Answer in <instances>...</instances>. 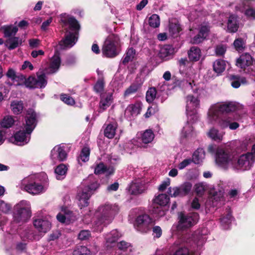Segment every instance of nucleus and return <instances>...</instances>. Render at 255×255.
<instances>
[{"label": "nucleus", "mask_w": 255, "mask_h": 255, "mask_svg": "<svg viewBox=\"0 0 255 255\" xmlns=\"http://www.w3.org/2000/svg\"><path fill=\"white\" fill-rule=\"evenodd\" d=\"M61 21L63 27H67L65 38L59 42L61 48L72 47L78 40L80 25L73 16L66 13L61 14Z\"/></svg>", "instance_id": "nucleus-1"}, {"label": "nucleus", "mask_w": 255, "mask_h": 255, "mask_svg": "<svg viewBox=\"0 0 255 255\" xmlns=\"http://www.w3.org/2000/svg\"><path fill=\"white\" fill-rule=\"evenodd\" d=\"M38 118V115L33 109L27 110L25 119V123L23 124L22 129L14 135L15 144L23 145L29 142L30 134L36 126Z\"/></svg>", "instance_id": "nucleus-2"}, {"label": "nucleus", "mask_w": 255, "mask_h": 255, "mask_svg": "<svg viewBox=\"0 0 255 255\" xmlns=\"http://www.w3.org/2000/svg\"><path fill=\"white\" fill-rule=\"evenodd\" d=\"M119 207L116 204L106 203L100 205L96 212L97 219L93 225L95 232H101L104 226L110 224L118 213Z\"/></svg>", "instance_id": "nucleus-3"}, {"label": "nucleus", "mask_w": 255, "mask_h": 255, "mask_svg": "<svg viewBox=\"0 0 255 255\" xmlns=\"http://www.w3.org/2000/svg\"><path fill=\"white\" fill-rule=\"evenodd\" d=\"M47 175L41 173L23 179L19 184L20 188L32 195H38L45 191L47 188Z\"/></svg>", "instance_id": "nucleus-4"}, {"label": "nucleus", "mask_w": 255, "mask_h": 255, "mask_svg": "<svg viewBox=\"0 0 255 255\" xmlns=\"http://www.w3.org/2000/svg\"><path fill=\"white\" fill-rule=\"evenodd\" d=\"M82 184L84 187L79 189L76 196L80 208L88 206L90 197L100 185L98 180L93 175L89 176Z\"/></svg>", "instance_id": "nucleus-5"}, {"label": "nucleus", "mask_w": 255, "mask_h": 255, "mask_svg": "<svg viewBox=\"0 0 255 255\" xmlns=\"http://www.w3.org/2000/svg\"><path fill=\"white\" fill-rule=\"evenodd\" d=\"M243 109V106L235 102L216 103L212 105L208 112V119L211 123L216 121L220 115L224 113L237 112Z\"/></svg>", "instance_id": "nucleus-6"}, {"label": "nucleus", "mask_w": 255, "mask_h": 255, "mask_svg": "<svg viewBox=\"0 0 255 255\" xmlns=\"http://www.w3.org/2000/svg\"><path fill=\"white\" fill-rule=\"evenodd\" d=\"M30 203L26 200H21L14 206L13 218L17 223L26 222L31 217V212Z\"/></svg>", "instance_id": "nucleus-7"}, {"label": "nucleus", "mask_w": 255, "mask_h": 255, "mask_svg": "<svg viewBox=\"0 0 255 255\" xmlns=\"http://www.w3.org/2000/svg\"><path fill=\"white\" fill-rule=\"evenodd\" d=\"M120 45L119 38L115 34L110 35L106 39L102 48L104 55L108 58L116 56L118 53Z\"/></svg>", "instance_id": "nucleus-8"}, {"label": "nucleus", "mask_w": 255, "mask_h": 255, "mask_svg": "<svg viewBox=\"0 0 255 255\" xmlns=\"http://www.w3.org/2000/svg\"><path fill=\"white\" fill-rule=\"evenodd\" d=\"M255 161V156L248 152L240 155L234 161L233 169L237 171H245L250 170Z\"/></svg>", "instance_id": "nucleus-9"}, {"label": "nucleus", "mask_w": 255, "mask_h": 255, "mask_svg": "<svg viewBox=\"0 0 255 255\" xmlns=\"http://www.w3.org/2000/svg\"><path fill=\"white\" fill-rule=\"evenodd\" d=\"M215 161L220 168L227 169L229 167L233 168L235 159L229 151L219 148L217 150Z\"/></svg>", "instance_id": "nucleus-10"}, {"label": "nucleus", "mask_w": 255, "mask_h": 255, "mask_svg": "<svg viewBox=\"0 0 255 255\" xmlns=\"http://www.w3.org/2000/svg\"><path fill=\"white\" fill-rule=\"evenodd\" d=\"M253 58L247 53L243 54L237 59V66L244 70L246 73L255 78V65L253 64Z\"/></svg>", "instance_id": "nucleus-11"}, {"label": "nucleus", "mask_w": 255, "mask_h": 255, "mask_svg": "<svg viewBox=\"0 0 255 255\" xmlns=\"http://www.w3.org/2000/svg\"><path fill=\"white\" fill-rule=\"evenodd\" d=\"M200 101L197 97L188 95L186 97V114L188 120L196 122L198 118L197 110L199 108Z\"/></svg>", "instance_id": "nucleus-12"}, {"label": "nucleus", "mask_w": 255, "mask_h": 255, "mask_svg": "<svg viewBox=\"0 0 255 255\" xmlns=\"http://www.w3.org/2000/svg\"><path fill=\"white\" fill-rule=\"evenodd\" d=\"M178 219V229L183 230L195 225L198 221L199 216L197 213H190L188 214L180 213Z\"/></svg>", "instance_id": "nucleus-13"}, {"label": "nucleus", "mask_w": 255, "mask_h": 255, "mask_svg": "<svg viewBox=\"0 0 255 255\" xmlns=\"http://www.w3.org/2000/svg\"><path fill=\"white\" fill-rule=\"evenodd\" d=\"M153 225V220L146 214L137 216L134 225L136 230L142 233H146L149 231Z\"/></svg>", "instance_id": "nucleus-14"}, {"label": "nucleus", "mask_w": 255, "mask_h": 255, "mask_svg": "<svg viewBox=\"0 0 255 255\" xmlns=\"http://www.w3.org/2000/svg\"><path fill=\"white\" fill-rule=\"evenodd\" d=\"M47 80L44 74H37L36 77L30 76L25 80V85L29 88H42L46 86Z\"/></svg>", "instance_id": "nucleus-15"}, {"label": "nucleus", "mask_w": 255, "mask_h": 255, "mask_svg": "<svg viewBox=\"0 0 255 255\" xmlns=\"http://www.w3.org/2000/svg\"><path fill=\"white\" fill-rule=\"evenodd\" d=\"M192 185L190 182H185L179 187L168 188V193L174 197H182L188 194L190 191Z\"/></svg>", "instance_id": "nucleus-16"}, {"label": "nucleus", "mask_w": 255, "mask_h": 255, "mask_svg": "<svg viewBox=\"0 0 255 255\" xmlns=\"http://www.w3.org/2000/svg\"><path fill=\"white\" fill-rule=\"evenodd\" d=\"M67 155L65 146L61 144L55 146L51 151V158L54 162L64 161Z\"/></svg>", "instance_id": "nucleus-17"}, {"label": "nucleus", "mask_w": 255, "mask_h": 255, "mask_svg": "<svg viewBox=\"0 0 255 255\" xmlns=\"http://www.w3.org/2000/svg\"><path fill=\"white\" fill-rule=\"evenodd\" d=\"M146 188L144 182L138 179L133 180L128 189L130 194L138 195L143 193L146 190Z\"/></svg>", "instance_id": "nucleus-18"}, {"label": "nucleus", "mask_w": 255, "mask_h": 255, "mask_svg": "<svg viewBox=\"0 0 255 255\" xmlns=\"http://www.w3.org/2000/svg\"><path fill=\"white\" fill-rule=\"evenodd\" d=\"M118 249L107 253L106 255H129L131 252L132 248L130 244L124 241L119 243L117 245Z\"/></svg>", "instance_id": "nucleus-19"}, {"label": "nucleus", "mask_w": 255, "mask_h": 255, "mask_svg": "<svg viewBox=\"0 0 255 255\" xmlns=\"http://www.w3.org/2000/svg\"><path fill=\"white\" fill-rule=\"evenodd\" d=\"M33 225L39 232L45 233L51 228V221L47 217L35 219Z\"/></svg>", "instance_id": "nucleus-20"}, {"label": "nucleus", "mask_w": 255, "mask_h": 255, "mask_svg": "<svg viewBox=\"0 0 255 255\" xmlns=\"http://www.w3.org/2000/svg\"><path fill=\"white\" fill-rule=\"evenodd\" d=\"M57 220L62 223L68 224L76 220V217L74 216L72 212L67 208H64L57 214L56 216Z\"/></svg>", "instance_id": "nucleus-21"}, {"label": "nucleus", "mask_w": 255, "mask_h": 255, "mask_svg": "<svg viewBox=\"0 0 255 255\" xmlns=\"http://www.w3.org/2000/svg\"><path fill=\"white\" fill-rule=\"evenodd\" d=\"M210 194L215 202L224 201V189L222 186L217 185L210 190Z\"/></svg>", "instance_id": "nucleus-22"}, {"label": "nucleus", "mask_w": 255, "mask_h": 255, "mask_svg": "<svg viewBox=\"0 0 255 255\" xmlns=\"http://www.w3.org/2000/svg\"><path fill=\"white\" fill-rule=\"evenodd\" d=\"M112 102V93H105L101 95V100L99 103V111L102 112L106 110Z\"/></svg>", "instance_id": "nucleus-23"}, {"label": "nucleus", "mask_w": 255, "mask_h": 255, "mask_svg": "<svg viewBox=\"0 0 255 255\" xmlns=\"http://www.w3.org/2000/svg\"><path fill=\"white\" fill-rule=\"evenodd\" d=\"M182 28L176 19L169 20L168 25V33L170 36L175 38L178 37Z\"/></svg>", "instance_id": "nucleus-24"}, {"label": "nucleus", "mask_w": 255, "mask_h": 255, "mask_svg": "<svg viewBox=\"0 0 255 255\" xmlns=\"http://www.w3.org/2000/svg\"><path fill=\"white\" fill-rule=\"evenodd\" d=\"M93 168L96 174H105L106 176H109L114 172L113 167H107L102 162L96 163Z\"/></svg>", "instance_id": "nucleus-25"}, {"label": "nucleus", "mask_w": 255, "mask_h": 255, "mask_svg": "<svg viewBox=\"0 0 255 255\" xmlns=\"http://www.w3.org/2000/svg\"><path fill=\"white\" fill-rule=\"evenodd\" d=\"M175 53L174 48L170 45H165L161 48L159 56L163 60H168L171 59Z\"/></svg>", "instance_id": "nucleus-26"}, {"label": "nucleus", "mask_w": 255, "mask_h": 255, "mask_svg": "<svg viewBox=\"0 0 255 255\" xmlns=\"http://www.w3.org/2000/svg\"><path fill=\"white\" fill-rule=\"evenodd\" d=\"M20 236L24 241H34L39 239V236L35 233L31 227L25 228L21 233Z\"/></svg>", "instance_id": "nucleus-27"}, {"label": "nucleus", "mask_w": 255, "mask_h": 255, "mask_svg": "<svg viewBox=\"0 0 255 255\" xmlns=\"http://www.w3.org/2000/svg\"><path fill=\"white\" fill-rule=\"evenodd\" d=\"M121 236L122 234L117 230H113L107 234L105 237L107 247L112 246V245L115 244Z\"/></svg>", "instance_id": "nucleus-28"}, {"label": "nucleus", "mask_w": 255, "mask_h": 255, "mask_svg": "<svg viewBox=\"0 0 255 255\" xmlns=\"http://www.w3.org/2000/svg\"><path fill=\"white\" fill-rule=\"evenodd\" d=\"M188 120L187 123L183 128L181 131V136L186 138H191L196 136V132L193 129L192 125L190 123H194Z\"/></svg>", "instance_id": "nucleus-29"}, {"label": "nucleus", "mask_w": 255, "mask_h": 255, "mask_svg": "<svg viewBox=\"0 0 255 255\" xmlns=\"http://www.w3.org/2000/svg\"><path fill=\"white\" fill-rule=\"evenodd\" d=\"M239 22L237 16L234 14L230 15L227 22V31L229 32L235 33L238 30Z\"/></svg>", "instance_id": "nucleus-30"}, {"label": "nucleus", "mask_w": 255, "mask_h": 255, "mask_svg": "<svg viewBox=\"0 0 255 255\" xmlns=\"http://www.w3.org/2000/svg\"><path fill=\"white\" fill-rule=\"evenodd\" d=\"M61 59L59 54L56 52L51 59L48 72L50 73L56 72L59 69Z\"/></svg>", "instance_id": "nucleus-31"}, {"label": "nucleus", "mask_w": 255, "mask_h": 255, "mask_svg": "<svg viewBox=\"0 0 255 255\" xmlns=\"http://www.w3.org/2000/svg\"><path fill=\"white\" fill-rule=\"evenodd\" d=\"M16 24V22L14 24L5 25L1 27L5 37H12L16 34L18 31V27Z\"/></svg>", "instance_id": "nucleus-32"}, {"label": "nucleus", "mask_w": 255, "mask_h": 255, "mask_svg": "<svg viewBox=\"0 0 255 255\" xmlns=\"http://www.w3.org/2000/svg\"><path fill=\"white\" fill-rule=\"evenodd\" d=\"M207 134L212 139L217 142H220L223 140L225 132L220 131L215 128H212L209 130Z\"/></svg>", "instance_id": "nucleus-33"}, {"label": "nucleus", "mask_w": 255, "mask_h": 255, "mask_svg": "<svg viewBox=\"0 0 255 255\" xmlns=\"http://www.w3.org/2000/svg\"><path fill=\"white\" fill-rule=\"evenodd\" d=\"M5 41V45L9 49H13L22 43V41L18 37L13 36L7 37Z\"/></svg>", "instance_id": "nucleus-34"}, {"label": "nucleus", "mask_w": 255, "mask_h": 255, "mask_svg": "<svg viewBox=\"0 0 255 255\" xmlns=\"http://www.w3.org/2000/svg\"><path fill=\"white\" fill-rule=\"evenodd\" d=\"M188 57L192 61H199L201 57V51L200 49L196 46L190 48L188 52Z\"/></svg>", "instance_id": "nucleus-35"}, {"label": "nucleus", "mask_w": 255, "mask_h": 255, "mask_svg": "<svg viewBox=\"0 0 255 255\" xmlns=\"http://www.w3.org/2000/svg\"><path fill=\"white\" fill-rule=\"evenodd\" d=\"M141 107L142 104L140 102L131 104L127 108L126 114L129 113L132 116H137L140 113Z\"/></svg>", "instance_id": "nucleus-36"}, {"label": "nucleus", "mask_w": 255, "mask_h": 255, "mask_svg": "<svg viewBox=\"0 0 255 255\" xmlns=\"http://www.w3.org/2000/svg\"><path fill=\"white\" fill-rule=\"evenodd\" d=\"M205 156V153L203 149L198 148L194 152L191 159L195 164H200L203 162Z\"/></svg>", "instance_id": "nucleus-37"}, {"label": "nucleus", "mask_w": 255, "mask_h": 255, "mask_svg": "<svg viewBox=\"0 0 255 255\" xmlns=\"http://www.w3.org/2000/svg\"><path fill=\"white\" fill-rule=\"evenodd\" d=\"M154 134L153 131L150 129L144 130L141 134V140L142 143L147 144L151 143L154 138Z\"/></svg>", "instance_id": "nucleus-38"}, {"label": "nucleus", "mask_w": 255, "mask_h": 255, "mask_svg": "<svg viewBox=\"0 0 255 255\" xmlns=\"http://www.w3.org/2000/svg\"><path fill=\"white\" fill-rule=\"evenodd\" d=\"M230 79L231 85L235 88H239L241 84H245L247 83V80L244 77L232 75L230 76Z\"/></svg>", "instance_id": "nucleus-39"}, {"label": "nucleus", "mask_w": 255, "mask_h": 255, "mask_svg": "<svg viewBox=\"0 0 255 255\" xmlns=\"http://www.w3.org/2000/svg\"><path fill=\"white\" fill-rule=\"evenodd\" d=\"M169 201V198L165 194H160L153 199V204L159 206H165Z\"/></svg>", "instance_id": "nucleus-40"}, {"label": "nucleus", "mask_w": 255, "mask_h": 255, "mask_svg": "<svg viewBox=\"0 0 255 255\" xmlns=\"http://www.w3.org/2000/svg\"><path fill=\"white\" fill-rule=\"evenodd\" d=\"M214 71L218 74L224 72L226 67V62L222 59H218L213 63Z\"/></svg>", "instance_id": "nucleus-41"}, {"label": "nucleus", "mask_w": 255, "mask_h": 255, "mask_svg": "<svg viewBox=\"0 0 255 255\" xmlns=\"http://www.w3.org/2000/svg\"><path fill=\"white\" fill-rule=\"evenodd\" d=\"M10 108L14 114H19L21 113L23 109V104L21 101L14 100L11 102Z\"/></svg>", "instance_id": "nucleus-42"}, {"label": "nucleus", "mask_w": 255, "mask_h": 255, "mask_svg": "<svg viewBox=\"0 0 255 255\" xmlns=\"http://www.w3.org/2000/svg\"><path fill=\"white\" fill-rule=\"evenodd\" d=\"M67 171V168L65 165L61 164L58 166L55 169L56 178L61 180L64 178Z\"/></svg>", "instance_id": "nucleus-43"}, {"label": "nucleus", "mask_w": 255, "mask_h": 255, "mask_svg": "<svg viewBox=\"0 0 255 255\" xmlns=\"http://www.w3.org/2000/svg\"><path fill=\"white\" fill-rule=\"evenodd\" d=\"M116 124H114L108 125L104 131L105 135L109 138H113L116 133Z\"/></svg>", "instance_id": "nucleus-44"}, {"label": "nucleus", "mask_w": 255, "mask_h": 255, "mask_svg": "<svg viewBox=\"0 0 255 255\" xmlns=\"http://www.w3.org/2000/svg\"><path fill=\"white\" fill-rule=\"evenodd\" d=\"M246 43V40L245 38L238 37L235 40L233 45L236 50L241 51L245 49Z\"/></svg>", "instance_id": "nucleus-45"}, {"label": "nucleus", "mask_w": 255, "mask_h": 255, "mask_svg": "<svg viewBox=\"0 0 255 255\" xmlns=\"http://www.w3.org/2000/svg\"><path fill=\"white\" fill-rule=\"evenodd\" d=\"M150 211L151 214L154 215L156 217H162L165 214V212L162 207L155 205L153 203L151 207Z\"/></svg>", "instance_id": "nucleus-46"}, {"label": "nucleus", "mask_w": 255, "mask_h": 255, "mask_svg": "<svg viewBox=\"0 0 255 255\" xmlns=\"http://www.w3.org/2000/svg\"><path fill=\"white\" fill-rule=\"evenodd\" d=\"M210 26L208 22H203L198 28V32L203 35L206 39L210 32Z\"/></svg>", "instance_id": "nucleus-47"}, {"label": "nucleus", "mask_w": 255, "mask_h": 255, "mask_svg": "<svg viewBox=\"0 0 255 255\" xmlns=\"http://www.w3.org/2000/svg\"><path fill=\"white\" fill-rule=\"evenodd\" d=\"M135 55V51L132 48H130L128 49L125 57L123 60V63L124 64L128 63L129 61L132 60Z\"/></svg>", "instance_id": "nucleus-48"}, {"label": "nucleus", "mask_w": 255, "mask_h": 255, "mask_svg": "<svg viewBox=\"0 0 255 255\" xmlns=\"http://www.w3.org/2000/svg\"><path fill=\"white\" fill-rule=\"evenodd\" d=\"M14 122V120L12 117L10 116H7L4 117L2 121L0 122V125L3 128H9L13 125Z\"/></svg>", "instance_id": "nucleus-49"}, {"label": "nucleus", "mask_w": 255, "mask_h": 255, "mask_svg": "<svg viewBox=\"0 0 255 255\" xmlns=\"http://www.w3.org/2000/svg\"><path fill=\"white\" fill-rule=\"evenodd\" d=\"M73 255H91V252L86 247L80 246L74 251Z\"/></svg>", "instance_id": "nucleus-50"}, {"label": "nucleus", "mask_w": 255, "mask_h": 255, "mask_svg": "<svg viewBox=\"0 0 255 255\" xmlns=\"http://www.w3.org/2000/svg\"><path fill=\"white\" fill-rule=\"evenodd\" d=\"M148 23L149 25L153 28L158 27L160 25L159 16L156 14H152L149 18Z\"/></svg>", "instance_id": "nucleus-51"}, {"label": "nucleus", "mask_w": 255, "mask_h": 255, "mask_svg": "<svg viewBox=\"0 0 255 255\" xmlns=\"http://www.w3.org/2000/svg\"><path fill=\"white\" fill-rule=\"evenodd\" d=\"M156 96V90L154 87L148 89L146 92V100L147 102L151 103L155 99Z\"/></svg>", "instance_id": "nucleus-52"}, {"label": "nucleus", "mask_w": 255, "mask_h": 255, "mask_svg": "<svg viewBox=\"0 0 255 255\" xmlns=\"http://www.w3.org/2000/svg\"><path fill=\"white\" fill-rule=\"evenodd\" d=\"M195 191L199 196H202L207 189V185L204 183H198L195 185Z\"/></svg>", "instance_id": "nucleus-53"}, {"label": "nucleus", "mask_w": 255, "mask_h": 255, "mask_svg": "<svg viewBox=\"0 0 255 255\" xmlns=\"http://www.w3.org/2000/svg\"><path fill=\"white\" fill-rule=\"evenodd\" d=\"M232 220V217L231 213H228L226 217L221 219V223L225 229L227 230L229 228Z\"/></svg>", "instance_id": "nucleus-54"}, {"label": "nucleus", "mask_w": 255, "mask_h": 255, "mask_svg": "<svg viewBox=\"0 0 255 255\" xmlns=\"http://www.w3.org/2000/svg\"><path fill=\"white\" fill-rule=\"evenodd\" d=\"M60 99L66 104L73 106L75 102L74 99L67 94H62L60 95Z\"/></svg>", "instance_id": "nucleus-55"}, {"label": "nucleus", "mask_w": 255, "mask_h": 255, "mask_svg": "<svg viewBox=\"0 0 255 255\" xmlns=\"http://www.w3.org/2000/svg\"><path fill=\"white\" fill-rule=\"evenodd\" d=\"M11 209V205L3 200H0V211L3 213H9Z\"/></svg>", "instance_id": "nucleus-56"}, {"label": "nucleus", "mask_w": 255, "mask_h": 255, "mask_svg": "<svg viewBox=\"0 0 255 255\" xmlns=\"http://www.w3.org/2000/svg\"><path fill=\"white\" fill-rule=\"evenodd\" d=\"M90 149L88 147H84L81 152L80 159L83 162H86L89 159Z\"/></svg>", "instance_id": "nucleus-57"}, {"label": "nucleus", "mask_w": 255, "mask_h": 255, "mask_svg": "<svg viewBox=\"0 0 255 255\" xmlns=\"http://www.w3.org/2000/svg\"><path fill=\"white\" fill-rule=\"evenodd\" d=\"M206 38L198 32V34L191 39L190 42L194 44H198L202 42Z\"/></svg>", "instance_id": "nucleus-58"}, {"label": "nucleus", "mask_w": 255, "mask_h": 255, "mask_svg": "<svg viewBox=\"0 0 255 255\" xmlns=\"http://www.w3.org/2000/svg\"><path fill=\"white\" fill-rule=\"evenodd\" d=\"M231 119L229 118H224L219 121L218 125L222 129L229 127Z\"/></svg>", "instance_id": "nucleus-59"}, {"label": "nucleus", "mask_w": 255, "mask_h": 255, "mask_svg": "<svg viewBox=\"0 0 255 255\" xmlns=\"http://www.w3.org/2000/svg\"><path fill=\"white\" fill-rule=\"evenodd\" d=\"M192 162V160L191 158L185 159L178 164L177 167L180 170L183 169L190 165Z\"/></svg>", "instance_id": "nucleus-60"}, {"label": "nucleus", "mask_w": 255, "mask_h": 255, "mask_svg": "<svg viewBox=\"0 0 255 255\" xmlns=\"http://www.w3.org/2000/svg\"><path fill=\"white\" fill-rule=\"evenodd\" d=\"M104 83L102 79L99 80L94 86V90L97 93L102 92L104 89Z\"/></svg>", "instance_id": "nucleus-61"}, {"label": "nucleus", "mask_w": 255, "mask_h": 255, "mask_svg": "<svg viewBox=\"0 0 255 255\" xmlns=\"http://www.w3.org/2000/svg\"><path fill=\"white\" fill-rule=\"evenodd\" d=\"M226 51V47L224 45H219L216 47L215 52L218 56L223 55Z\"/></svg>", "instance_id": "nucleus-62"}, {"label": "nucleus", "mask_w": 255, "mask_h": 255, "mask_svg": "<svg viewBox=\"0 0 255 255\" xmlns=\"http://www.w3.org/2000/svg\"><path fill=\"white\" fill-rule=\"evenodd\" d=\"M90 236V233L88 230H82L79 233L78 238L80 240H86L89 239Z\"/></svg>", "instance_id": "nucleus-63"}, {"label": "nucleus", "mask_w": 255, "mask_h": 255, "mask_svg": "<svg viewBox=\"0 0 255 255\" xmlns=\"http://www.w3.org/2000/svg\"><path fill=\"white\" fill-rule=\"evenodd\" d=\"M202 13V12L201 11H197L196 10H193L188 15L189 19L190 20H193L195 19L197 17L200 16Z\"/></svg>", "instance_id": "nucleus-64"}]
</instances>
